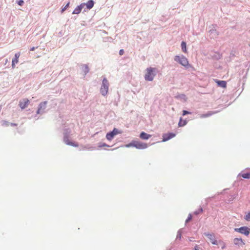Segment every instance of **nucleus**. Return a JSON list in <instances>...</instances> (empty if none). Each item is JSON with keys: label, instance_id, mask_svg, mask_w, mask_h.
I'll use <instances>...</instances> for the list:
<instances>
[{"label": "nucleus", "instance_id": "f257e3e1", "mask_svg": "<svg viewBox=\"0 0 250 250\" xmlns=\"http://www.w3.org/2000/svg\"><path fill=\"white\" fill-rule=\"evenodd\" d=\"M174 61L179 62L182 65L185 67H191L189 64L188 59L184 56H175L174 57Z\"/></svg>", "mask_w": 250, "mask_h": 250}, {"label": "nucleus", "instance_id": "f03ea898", "mask_svg": "<svg viewBox=\"0 0 250 250\" xmlns=\"http://www.w3.org/2000/svg\"><path fill=\"white\" fill-rule=\"evenodd\" d=\"M155 71V68L152 67L147 68L146 70V73L145 75V79L146 81H152L155 74L154 72Z\"/></svg>", "mask_w": 250, "mask_h": 250}, {"label": "nucleus", "instance_id": "7ed1b4c3", "mask_svg": "<svg viewBox=\"0 0 250 250\" xmlns=\"http://www.w3.org/2000/svg\"><path fill=\"white\" fill-rule=\"evenodd\" d=\"M109 83L106 78H104L102 84L100 89V92L103 96L107 95L108 91Z\"/></svg>", "mask_w": 250, "mask_h": 250}, {"label": "nucleus", "instance_id": "20e7f679", "mask_svg": "<svg viewBox=\"0 0 250 250\" xmlns=\"http://www.w3.org/2000/svg\"><path fill=\"white\" fill-rule=\"evenodd\" d=\"M132 146L136 147L137 149H145L147 147V145L146 143L138 141L133 142L129 144V145H127V146Z\"/></svg>", "mask_w": 250, "mask_h": 250}, {"label": "nucleus", "instance_id": "39448f33", "mask_svg": "<svg viewBox=\"0 0 250 250\" xmlns=\"http://www.w3.org/2000/svg\"><path fill=\"white\" fill-rule=\"evenodd\" d=\"M234 231L246 236H248L250 233V229L247 227H242L239 228H235Z\"/></svg>", "mask_w": 250, "mask_h": 250}, {"label": "nucleus", "instance_id": "423d86ee", "mask_svg": "<svg viewBox=\"0 0 250 250\" xmlns=\"http://www.w3.org/2000/svg\"><path fill=\"white\" fill-rule=\"evenodd\" d=\"M119 133H120V132L118 131V130L117 128H114L111 132L106 134V138L108 141H111L113 139L115 135Z\"/></svg>", "mask_w": 250, "mask_h": 250}, {"label": "nucleus", "instance_id": "0eeeda50", "mask_svg": "<svg viewBox=\"0 0 250 250\" xmlns=\"http://www.w3.org/2000/svg\"><path fill=\"white\" fill-rule=\"evenodd\" d=\"M82 4H84L83 11H86V10H90L92 8L94 4V2L93 0H89L86 3H83Z\"/></svg>", "mask_w": 250, "mask_h": 250}, {"label": "nucleus", "instance_id": "6e6552de", "mask_svg": "<svg viewBox=\"0 0 250 250\" xmlns=\"http://www.w3.org/2000/svg\"><path fill=\"white\" fill-rule=\"evenodd\" d=\"M205 235L210 241L213 245H217V241L215 239V235L213 233H205Z\"/></svg>", "mask_w": 250, "mask_h": 250}, {"label": "nucleus", "instance_id": "1a4fd4ad", "mask_svg": "<svg viewBox=\"0 0 250 250\" xmlns=\"http://www.w3.org/2000/svg\"><path fill=\"white\" fill-rule=\"evenodd\" d=\"M29 101L27 99H23L19 103V106L21 109L25 108L29 104Z\"/></svg>", "mask_w": 250, "mask_h": 250}, {"label": "nucleus", "instance_id": "9d476101", "mask_svg": "<svg viewBox=\"0 0 250 250\" xmlns=\"http://www.w3.org/2000/svg\"><path fill=\"white\" fill-rule=\"evenodd\" d=\"M46 104V101L41 103L39 105V108L37 111V113L39 114L42 113V111L45 109Z\"/></svg>", "mask_w": 250, "mask_h": 250}, {"label": "nucleus", "instance_id": "9b49d317", "mask_svg": "<svg viewBox=\"0 0 250 250\" xmlns=\"http://www.w3.org/2000/svg\"><path fill=\"white\" fill-rule=\"evenodd\" d=\"M233 242L234 245L237 246H242L245 245L244 241L241 238H235L233 240Z\"/></svg>", "mask_w": 250, "mask_h": 250}, {"label": "nucleus", "instance_id": "f8f14e48", "mask_svg": "<svg viewBox=\"0 0 250 250\" xmlns=\"http://www.w3.org/2000/svg\"><path fill=\"white\" fill-rule=\"evenodd\" d=\"M84 5V4H82V3L78 6L73 11V14H79L81 12V11L82 10V9H83V6Z\"/></svg>", "mask_w": 250, "mask_h": 250}, {"label": "nucleus", "instance_id": "ddd939ff", "mask_svg": "<svg viewBox=\"0 0 250 250\" xmlns=\"http://www.w3.org/2000/svg\"><path fill=\"white\" fill-rule=\"evenodd\" d=\"M175 136V134L174 133H169L168 134H166L165 135H164L163 141L164 142L167 141Z\"/></svg>", "mask_w": 250, "mask_h": 250}, {"label": "nucleus", "instance_id": "4468645a", "mask_svg": "<svg viewBox=\"0 0 250 250\" xmlns=\"http://www.w3.org/2000/svg\"><path fill=\"white\" fill-rule=\"evenodd\" d=\"M64 142L67 145L72 146H73L75 147H78L79 146V145L78 143H75L70 142L67 137L64 138Z\"/></svg>", "mask_w": 250, "mask_h": 250}, {"label": "nucleus", "instance_id": "2eb2a0df", "mask_svg": "<svg viewBox=\"0 0 250 250\" xmlns=\"http://www.w3.org/2000/svg\"><path fill=\"white\" fill-rule=\"evenodd\" d=\"M151 137V135L146 133L145 132H142L140 135V137L143 140H147Z\"/></svg>", "mask_w": 250, "mask_h": 250}, {"label": "nucleus", "instance_id": "dca6fc26", "mask_svg": "<svg viewBox=\"0 0 250 250\" xmlns=\"http://www.w3.org/2000/svg\"><path fill=\"white\" fill-rule=\"evenodd\" d=\"M216 83H217V84L223 88H225L227 86V83L225 81H216Z\"/></svg>", "mask_w": 250, "mask_h": 250}, {"label": "nucleus", "instance_id": "f3484780", "mask_svg": "<svg viewBox=\"0 0 250 250\" xmlns=\"http://www.w3.org/2000/svg\"><path fill=\"white\" fill-rule=\"evenodd\" d=\"M215 113H216V112H214V111H209L208 113H207L206 114H201L200 115V117L202 118H207V117H209V116L212 115L213 114H215Z\"/></svg>", "mask_w": 250, "mask_h": 250}, {"label": "nucleus", "instance_id": "a211bd4d", "mask_svg": "<svg viewBox=\"0 0 250 250\" xmlns=\"http://www.w3.org/2000/svg\"><path fill=\"white\" fill-rule=\"evenodd\" d=\"M239 176H241L245 179H250V172L240 173L239 174Z\"/></svg>", "mask_w": 250, "mask_h": 250}, {"label": "nucleus", "instance_id": "6ab92c4d", "mask_svg": "<svg viewBox=\"0 0 250 250\" xmlns=\"http://www.w3.org/2000/svg\"><path fill=\"white\" fill-rule=\"evenodd\" d=\"M187 122L186 121L183 120L182 118H180V121L178 123V126L180 127L183 126L187 124Z\"/></svg>", "mask_w": 250, "mask_h": 250}, {"label": "nucleus", "instance_id": "aec40b11", "mask_svg": "<svg viewBox=\"0 0 250 250\" xmlns=\"http://www.w3.org/2000/svg\"><path fill=\"white\" fill-rule=\"evenodd\" d=\"M181 48H182V51L185 52V53H187V47H186V43L184 42H182V43H181Z\"/></svg>", "mask_w": 250, "mask_h": 250}, {"label": "nucleus", "instance_id": "412c9836", "mask_svg": "<svg viewBox=\"0 0 250 250\" xmlns=\"http://www.w3.org/2000/svg\"><path fill=\"white\" fill-rule=\"evenodd\" d=\"M19 61H18V59H16V58H14L13 60H12V67L13 68H14L15 67V64L17 63Z\"/></svg>", "mask_w": 250, "mask_h": 250}, {"label": "nucleus", "instance_id": "4be33fe9", "mask_svg": "<svg viewBox=\"0 0 250 250\" xmlns=\"http://www.w3.org/2000/svg\"><path fill=\"white\" fill-rule=\"evenodd\" d=\"M246 220L248 221H250V212H249L245 217Z\"/></svg>", "mask_w": 250, "mask_h": 250}, {"label": "nucleus", "instance_id": "5701e85b", "mask_svg": "<svg viewBox=\"0 0 250 250\" xmlns=\"http://www.w3.org/2000/svg\"><path fill=\"white\" fill-rule=\"evenodd\" d=\"M219 243H221V248L222 249L226 248V246L225 243H224L223 241H219Z\"/></svg>", "mask_w": 250, "mask_h": 250}, {"label": "nucleus", "instance_id": "b1692460", "mask_svg": "<svg viewBox=\"0 0 250 250\" xmlns=\"http://www.w3.org/2000/svg\"><path fill=\"white\" fill-rule=\"evenodd\" d=\"M192 219V216L191 215V214H189L188 217V218L187 219L186 222L187 223L188 222V221H190Z\"/></svg>", "mask_w": 250, "mask_h": 250}, {"label": "nucleus", "instance_id": "393cba45", "mask_svg": "<svg viewBox=\"0 0 250 250\" xmlns=\"http://www.w3.org/2000/svg\"><path fill=\"white\" fill-rule=\"evenodd\" d=\"M69 2H68L66 5L62 9V11L63 12L64 11H65L67 8L69 6Z\"/></svg>", "mask_w": 250, "mask_h": 250}, {"label": "nucleus", "instance_id": "a878e982", "mask_svg": "<svg viewBox=\"0 0 250 250\" xmlns=\"http://www.w3.org/2000/svg\"><path fill=\"white\" fill-rule=\"evenodd\" d=\"M190 114V113L188 111H186V110L183 111V116H185L186 114Z\"/></svg>", "mask_w": 250, "mask_h": 250}, {"label": "nucleus", "instance_id": "bb28decb", "mask_svg": "<svg viewBox=\"0 0 250 250\" xmlns=\"http://www.w3.org/2000/svg\"><path fill=\"white\" fill-rule=\"evenodd\" d=\"M24 1L22 0H19L18 1V4L19 5L21 6L23 5Z\"/></svg>", "mask_w": 250, "mask_h": 250}, {"label": "nucleus", "instance_id": "cd10ccee", "mask_svg": "<svg viewBox=\"0 0 250 250\" xmlns=\"http://www.w3.org/2000/svg\"><path fill=\"white\" fill-rule=\"evenodd\" d=\"M202 211H203V209H202V208H200V209H199V211H195V212H194V213H195V214H198V213H201Z\"/></svg>", "mask_w": 250, "mask_h": 250}, {"label": "nucleus", "instance_id": "c85d7f7f", "mask_svg": "<svg viewBox=\"0 0 250 250\" xmlns=\"http://www.w3.org/2000/svg\"><path fill=\"white\" fill-rule=\"evenodd\" d=\"M20 56V53H16V54H15V57H14V58H16V59H19V58Z\"/></svg>", "mask_w": 250, "mask_h": 250}, {"label": "nucleus", "instance_id": "c756f323", "mask_svg": "<svg viewBox=\"0 0 250 250\" xmlns=\"http://www.w3.org/2000/svg\"><path fill=\"white\" fill-rule=\"evenodd\" d=\"M124 53V51L123 49H121L119 51V54L120 55H123Z\"/></svg>", "mask_w": 250, "mask_h": 250}, {"label": "nucleus", "instance_id": "7c9ffc66", "mask_svg": "<svg viewBox=\"0 0 250 250\" xmlns=\"http://www.w3.org/2000/svg\"><path fill=\"white\" fill-rule=\"evenodd\" d=\"M102 146H109L107 145H106L105 143L103 144Z\"/></svg>", "mask_w": 250, "mask_h": 250}, {"label": "nucleus", "instance_id": "2f4dec72", "mask_svg": "<svg viewBox=\"0 0 250 250\" xmlns=\"http://www.w3.org/2000/svg\"><path fill=\"white\" fill-rule=\"evenodd\" d=\"M194 250H199L198 247L197 246L195 247Z\"/></svg>", "mask_w": 250, "mask_h": 250}, {"label": "nucleus", "instance_id": "473e14b6", "mask_svg": "<svg viewBox=\"0 0 250 250\" xmlns=\"http://www.w3.org/2000/svg\"><path fill=\"white\" fill-rule=\"evenodd\" d=\"M35 49V47H33L30 49V51H34Z\"/></svg>", "mask_w": 250, "mask_h": 250}, {"label": "nucleus", "instance_id": "72a5a7b5", "mask_svg": "<svg viewBox=\"0 0 250 250\" xmlns=\"http://www.w3.org/2000/svg\"><path fill=\"white\" fill-rule=\"evenodd\" d=\"M85 68H86V69H88V67H87V66H85Z\"/></svg>", "mask_w": 250, "mask_h": 250}]
</instances>
